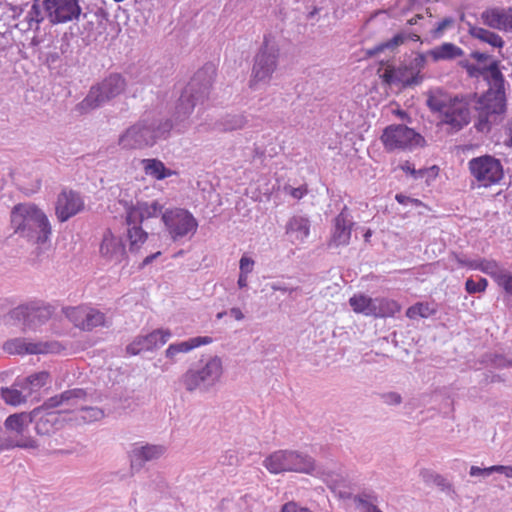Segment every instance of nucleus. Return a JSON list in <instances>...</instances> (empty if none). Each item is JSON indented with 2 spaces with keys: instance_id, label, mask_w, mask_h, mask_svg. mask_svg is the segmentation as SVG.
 Returning a JSON list of instances; mask_svg holds the SVG:
<instances>
[{
  "instance_id": "obj_47",
  "label": "nucleus",
  "mask_w": 512,
  "mask_h": 512,
  "mask_svg": "<svg viewBox=\"0 0 512 512\" xmlns=\"http://www.w3.org/2000/svg\"><path fill=\"white\" fill-rule=\"evenodd\" d=\"M32 446V442L30 440H6L5 438L0 440V453L4 450H10L13 448H26Z\"/></svg>"
},
{
  "instance_id": "obj_57",
  "label": "nucleus",
  "mask_w": 512,
  "mask_h": 512,
  "mask_svg": "<svg viewBox=\"0 0 512 512\" xmlns=\"http://www.w3.org/2000/svg\"><path fill=\"white\" fill-rule=\"evenodd\" d=\"M505 135H506V139L504 141L505 146L512 148V118L506 124Z\"/></svg>"
},
{
  "instance_id": "obj_45",
  "label": "nucleus",
  "mask_w": 512,
  "mask_h": 512,
  "mask_svg": "<svg viewBox=\"0 0 512 512\" xmlns=\"http://www.w3.org/2000/svg\"><path fill=\"white\" fill-rule=\"evenodd\" d=\"M455 19L453 17H445L443 20L437 23L436 27L431 31V35L434 39L440 38L447 29L454 26Z\"/></svg>"
},
{
  "instance_id": "obj_14",
  "label": "nucleus",
  "mask_w": 512,
  "mask_h": 512,
  "mask_svg": "<svg viewBox=\"0 0 512 512\" xmlns=\"http://www.w3.org/2000/svg\"><path fill=\"white\" fill-rule=\"evenodd\" d=\"M381 141L387 151L411 150L425 143V139L419 133L403 124L386 127L381 135Z\"/></svg>"
},
{
  "instance_id": "obj_5",
  "label": "nucleus",
  "mask_w": 512,
  "mask_h": 512,
  "mask_svg": "<svg viewBox=\"0 0 512 512\" xmlns=\"http://www.w3.org/2000/svg\"><path fill=\"white\" fill-rule=\"evenodd\" d=\"M215 76V68L206 65L199 69L183 89L173 114L175 126L184 123L194 108L202 104L209 95Z\"/></svg>"
},
{
  "instance_id": "obj_28",
  "label": "nucleus",
  "mask_w": 512,
  "mask_h": 512,
  "mask_svg": "<svg viewBox=\"0 0 512 512\" xmlns=\"http://www.w3.org/2000/svg\"><path fill=\"white\" fill-rule=\"evenodd\" d=\"M212 342V338L208 336H198L190 338L186 341L172 343L165 350L166 358L170 359L172 362H176V356L180 353H188L195 348H198L202 345H207Z\"/></svg>"
},
{
  "instance_id": "obj_29",
  "label": "nucleus",
  "mask_w": 512,
  "mask_h": 512,
  "mask_svg": "<svg viewBox=\"0 0 512 512\" xmlns=\"http://www.w3.org/2000/svg\"><path fill=\"white\" fill-rule=\"evenodd\" d=\"M141 166L147 176L156 180H163L176 174L175 171L167 168L161 160L156 158L142 159Z\"/></svg>"
},
{
  "instance_id": "obj_59",
  "label": "nucleus",
  "mask_w": 512,
  "mask_h": 512,
  "mask_svg": "<svg viewBox=\"0 0 512 512\" xmlns=\"http://www.w3.org/2000/svg\"><path fill=\"white\" fill-rule=\"evenodd\" d=\"M496 472L502 473L508 478H512V465L511 466L496 465Z\"/></svg>"
},
{
  "instance_id": "obj_63",
  "label": "nucleus",
  "mask_w": 512,
  "mask_h": 512,
  "mask_svg": "<svg viewBox=\"0 0 512 512\" xmlns=\"http://www.w3.org/2000/svg\"><path fill=\"white\" fill-rule=\"evenodd\" d=\"M161 255V252L160 251H157L153 254H150L148 256H146L144 259H143V262H142V266H147L149 264H151L156 258H158L159 256Z\"/></svg>"
},
{
  "instance_id": "obj_53",
  "label": "nucleus",
  "mask_w": 512,
  "mask_h": 512,
  "mask_svg": "<svg viewBox=\"0 0 512 512\" xmlns=\"http://www.w3.org/2000/svg\"><path fill=\"white\" fill-rule=\"evenodd\" d=\"M280 512H313L310 509L300 506L298 503L294 501H290L285 503L282 507Z\"/></svg>"
},
{
  "instance_id": "obj_26",
  "label": "nucleus",
  "mask_w": 512,
  "mask_h": 512,
  "mask_svg": "<svg viewBox=\"0 0 512 512\" xmlns=\"http://www.w3.org/2000/svg\"><path fill=\"white\" fill-rule=\"evenodd\" d=\"M481 21L490 28L512 31V7L489 8L481 13Z\"/></svg>"
},
{
  "instance_id": "obj_33",
  "label": "nucleus",
  "mask_w": 512,
  "mask_h": 512,
  "mask_svg": "<svg viewBox=\"0 0 512 512\" xmlns=\"http://www.w3.org/2000/svg\"><path fill=\"white\" fill-rule=\"evenodd\" d=\"M426 57L429 55L434 61L439 60H452L463 55V50L453 43H443L426 53Z\"/></svg>"
},
{
  "instance_id": "obj_40",
  "label": "nucleus",
  "mask_w": 512,
  "mask_h": 512,
  "mask_svg": "<svg viewBox=\"0 0 512 512\" xmlns=\"http://www.w3.org/2000/svg\"><path fill=\"white\" fill-rule=\"evenodd\" d=\"M46 413L42 415L36 422L35 429L38 434H49L54 429V425L58 421V413L45 410Z\"/></svg>"
},
{
  "instance_id": "obj_3",
  "label": "nucleus",
  "mask_w": 512,
  "mask_h": 512,
  "mask_svg": "<svg viewBox=\"0 0 512 512\" xmlns=\"http://www.w3.org/2000/svg\"><path fill=\"white\" fill-rule=\"evenodd\" d=\"M14 232L32 244L42 245L49 241L52 228L47 215L33 203H19L10 213Z\"/></svg>"
},
{
  "instance_id": "obj_37",
  "label": "nucleus",
  "mask_w": 512,
  "mask_h": 512,
  "mask_svg": "<svg viewBox=\"0 0 512 512\" xmlns=\"http://www.w3.org/2000/svg\"><path fill=\"white\" fill-rule=\"evenodd\" d=\"M17 386L21 387L20 381L16 382L12 387L1 389V398L5 403L17 406L26 402L28 395H24L22 391L16 388Z\"/></svg>"
},
{
  "instance_id": "obj_20",
  "label": "nucleus",
  "mask_w": 512,
  "mask_h": 512,
  "mask_svg": "<svg viewBox=\"0 0 512 512\" xmlns=\"http://www.w3.org/2000/svg\"><path fill=\"white\" fill-rule=\"evenodd\" d=\"M40 413H34V410L30 413L21 412L15 413L8 416L4 422L5 429L11 433V435L5 437L6 440H30L32 446L26 447L25 449H35L38 447L36 440L26 435L29 425L32 423L34 417Z\"/></svg>"
},
{
  "instance_id": "obj_17",
  "label": "nucleus",
  "mask_w": 512,
  "mask_h": 512,
  "mask_svg": "<svg viewBox=\"0 0 512 512\" xmlns=\"http://www.w3.org/2000/svg\"><path fill=\"white\" fill-rule=\"evenodd\" d=\"M99 256L106 264H121L127 259V250L123 238L114 234L111 229H106L99 243Z\"/></svg>"
},
{
  "instance_id": "obj_32",
  "label": "nucleus",
  "mask_w": 512,
  "mask_h": 512,
  "mask_svg": "<svg viewBox=\"0 0 512 512\" xmlns=\"http://www.w3.org/2000/svg\"><path fill=\"white\" fill-rule=\"evenodd\" d=\"M468 33L473 38L487 43L494 48H502L504 45L503 39L495 32L489 31L476 25H472L470 23H468Z\"/></svg>"
},
{
  "instance_id": "obj_54",
  "label": "nucleus",
  "mask_w": 512,
  "mask_h": 512,
  "mask_svg": "<svg viewBox=\"0 0 512 512\" xmlns=\"http://www.w3.org/2000/svg\"><path fill=\"white\" fill-rule=\"evenodd\" d=\"M395 199L399 204L402 205H414V206H420L422 202L418 199L411 198L409 196H406L404 194L398 193L395 195Z\"/></svg>"
},
{
  "instance_id": "obj_24",
  "label": "nucleus",
  "mask_w": 512,
  "mask_h": 512,
  "mask_svg": "<svg viewBox=\"0 0 512 512\" xmlns=\"http://www.w3.org/2000/svg\"><path fill=\"white\" fill-rule=\"evenodd\" d=\"M166 452V447L157 444L136 443L129 452L132 470H141L145 463L159 459Z\"/></svg>"
},
{
  "instance_id": "obj_36",
  "label": "nucleus",
  "mask_w": 512,
  "mask_h": 512,
  "mask_svg": "<svg viewBox=\"0 0 512 512\" xmlns=\"http://www.w3.org/2000/svg\"><path fill=\"white\" fill-rule=\"evenodd\" d=\"M104 417V411L99 407L88 406L83 403L79 409L77 415L72 418L75 421H81L82 423L88 424L95 421H99Z\"/></svg>"
},
{
  "instance_id": "obj_1",
  "label": "nucleus",
  "mask_w": 512,
  "mask_h": 512,
  "mask_svg": "<svg viewBox=\"0 0 512 512\" xmlns=\"http://www.w3.org/2000/svg\"><path fill=\"white\" fill-rule=\"evenodd\" d=\"M477 73L483 77L489 86L488 90L481 96L470 93V97H473L472 108L478 116L476 127L478 130H483L488 128L489 123L495 120L497 116L506 112L505 79L496 61L481 69L476 67L469 69L471 76H476Z\"/></svg>"
},
{
  "instance_id": "obj_35",
  "label": "nucleus",
  "mask_w": 512,
  "mask_h": 512,
  "mask_svg": "<svg viewBox=\"0 0 512 512\" xmlns=\"http://www.w3.org/2000/svg\"><path fill=\"white\" fill-rule=\"evenodd\" d=\"M127 237L129 240V250L137 252L146 242L148 233L142 229L141 224H131L127 229Z\"/></svg>"
},
{
  "instance_id": "obj_12",
  "label": "nucleus",
  "mask_w": 512,
  "mask_h": 512,
  "mask_svg": "<svg viewBox=\"0 0 512 512\" xmlns=\"http://www.w3.org/2000/svg\"><path fill=\"white\" fill-rule=\"evenodd\" d=\"M279 49L269 43L265 38L264 42L254 57V63L249 80V87L256 89L259 83H269L273 73L277 69Z\"/></svg>"
},
{
  "instance_id": "obj_18",
  "label": "nucleus",
  "mask_w": 512,
  "mask_h": 512,
  "mask_svg": "<svg viewBox=\"0 0 512 512\" xmlns=\"http://www.w3.org/2000/svg\"><path fill=\"white\" fill-rule=\"evenodd\" d=\"M3 350L12 355L58 353L61 345L56 341L30 342L25 338H14L6 341Z\"/></svg>"
},
{
  "instance_id": "obj_7",
  "label": "nucleus",
  "mask_w": 512,
  "mask_h": 512,
  "mask_svg": "<svg viewBox=\"0 0 512 512\" xmlns=\"http://www.w3.org/2000/svg\"><path fill=\"white\" fill-rule=\"evenodd\" d=\"M263 466L271 474L295 472L321 477L323 472L308 454L297 450H278L263 461Z\"/></svg>"
},
{
  "instance_id": "obj_60",
  "label": "nucleus",
  "mask_w": 512,
  "mask_h": 512,
  "mask_svg": "<svg viewBox=\"0 0 512 512\" xmlns=\"http://www.w3.org/2000/svg\"><path fill=\"white\" fill-rule=\"evenodd\" d=\"M16 28H18L22 32L33 30L32 26L30 25V22L27 21L25 18H23L16 24Z\"/></svg>"
},
{
  "instance_id": "obj_50",
  "label": "nucleus",
  "mask_w": 512,
  "mask_h": 512,
  "mask_svg": "<svg viewBox=\"0 0 512 512\" xmlns=\"http://www.w3.org/2000/svg\"><path fill=\"white\" fill-rule=\"evenodd\" d=\"M382 402L386 405H400L402 403V397L399 393L391 391L385 392L380 395Z\"/></svg>"
},
{
  "instance_id": "obj_10",
  "label": "nucleus",
  "mask_w": 512,
  "mask_h": 512,
  "mask_svg": "<svg viewBox=\"0 0 512 512\" xmlns=\"http://www.w3.org/2000/svg\"><path fill=\"white\" fill-rule=\"evenodd\" d=\"M426 66V54L418 53L414 58L398 67L387 66L380 75L388 85H400L403 88L418 86L423 82L422 71Z\"/></svg>"
},
{
  "instance_id": "obj_16",
  "label": "nucleus",
  "mask_w": 512,
  "mask_h": 512,
  "mask_svg": "<svg viewBox=\"0 0 512 512\" xmlns=\"http://www.w3.org/2000/svg\"><path fill=\"white\" fill-rule=\"evenodd\" d=\"M468 164L473 177L485 187L496 184L503 178L502 164L493 156L476 157Z\"/></svg>"
},
{
  "instance_id": "obj_34",
  "label": "nucleus",
  "mask_w": 512,
  "mask_h": 512,
  "mask_svg": "<svg viewBox=\"0 0 512 512\" xmlns=\"http://www.w3.org/2000/svg\"><path fill=\"white\" fill-rule=\"evenodd\" d=\"M420 477L426 484H434L444 492L455 493L453 485L444 476L430 469H422Z\"/></svg>"
},
{
  "instance_id": "obj_9",
  "label": "nucleus",
  "mask_w": 512,
  "mask_h": 512,
  "mask_svg": "<svg viewBox=\"0 0 512 512\" xmlns=\"http://www.w3.org/2000/svg\"><path fill=\"white\" fill-rule=\"evenodd\" d=\"M126 81L120 74H110L101 82L91 86L86 97L77 104L76 110L88 113L103 106L125 91Z\"/></svg>"
},
{
  "instance_id": "obj_38",
  "label": "nucleus",
  "mask_w": 512,
  "mask_h": 512,
  "mask_svg": "<svg viewBox=\"0 0 512 512\" xmlns=\"http://www.w3.org/2000/svg\"><path fill=\"white\" fill-rule=\"evenodd\" d=\"M376 308V318L390 317L401 310L396 301L387 298H376Z\"/></svg>"
},
{
  "instance_id": "obj_55",
  "label": "nucleus",
  "mask_w": 512,
  "mask_h": 512,
  "mask_svg": "<svg viewBox=\"0 0 512 512\" xmlns=\"http://www.w3.org/2000/svg\"><path fill=\"white\" fill-rule=\"evenodd\" d=\"M402 170L406 173L411 174L415 179L422 178L425 174V170L419 169L416 170L410 163L406 162L404 165L401 166Z\"/></svg>"
},
{
  "instance_id": "obj_48",
  "label": "nucleus",
  "mask_w": 512,
  "mask_h": 512,
  "mask_svg": "<svg viewBox=\"0 0 512 512\" xmlns=\"http://www.w3.org/2000/svg\"><path fill=\"white\" fill-rule=\"evenodd\" d=\"M496 282L501 286L508 294L512 295V275L502 270L496 275Z\"/></svg>"
},
{
  "instance_id": "obj_4",
  "label": "nucleus",
  "mask_w": 512,
  "mask_h": 512,
  "mask_svg": "<svg viewBox=\"0 0 512 512\" xmlns=\"http://www.w3.org/2000/svg\"><path fill=\"white\" fill-rule=\"evenodd\" d=\"M173 124L157 114H147L127 128L118 139L122 149L133 150L153 146L157 140L169 135Z\"/></svg>"
},
{
  "instance_id": "obj_8",
  "label": "nucleus",
  "mask_w": 512,
  "mask_h": 512,
  "mask_svg": "<svg viewBox=\"0 0 512 512\" xmlns=\"http://www.w3.org/2000/svg\"><path fill=\"white\" fill-rule=\"evenodd\" d=\"M52 316L50 306L38 302L18 305L3 315L1 322L6 327H20L23 332L36 331Z\"/></svg>"
},
{
  "instance_id": "obj_2",
  "label": "nucleus",
  "mask_w": 512,
  "mask_h": 512,
  "mask_svg": "<svg viewBox=\"0 0 512 512\" xmlns=\"http://www.w3.org/2000/svg\"><path fill=\"white\" fill-rule=\"evenodd\" d=\"M426 105L451 132H458L471 122L473 97L470 93L451 95L443 89H433L427 94Z\"/></svg>"
},
{
  "instance_id": "obj_27",
  "label": "nucleus",
  "mask_w": 512,
  "mask_h": 512,
  "mask_svg": "<svg viewBox=\"0 0 512 512\" xmlns=\"http://www.w3.org/2000/svg\"><path fill=\"white\" fill-rule=\"evenodd\" d=\"M285 232L292 243H303L310 234V221L304 216L294 215L287 221Z\"/></svg>"
},
{
  "instance_id": "obj_64",
  "label": "nucleus",
  "mask_w": 512,
  "mask_h": 512,
  "mask_svg": "<svg viewBox=\"0 0 512 512\" xmlns=\"http://www.w3.org/2000/svg\"><path fill=\"white\" fill-rule=\"evenodd\" d=\"M494 363L497 367H505L508 365L512 366V363L510 361L506 360L505 358H503L502 356H497L494 360Z\"/></svg>"
},
{
  "instance_id": "obj_56",
  "label": "nucleus",
  "mask_w": 512,
  "mask_h": 512,
  "mask_svg": "<svg viewBox=\"0 0 512 512\" xmlns=\"http://www.w3.org/2000/svg\"><path fill=\"white\" fill-rule=\"evenodd\" d=\"M358 503L362 506L363 512H382L376 505L362 497L358 498Z\"/></svg>"
},
{
  "instance_id": "obj_31",
  "label": "nucleus",
  "mask_w": 512,
  "mask_h": 512,
  "mask_svg": "<svg viewBox=\"0 0 512 512\" xmlns=\"http://www.w3.org/2000/svg\"><path fill=\"white\" fill-rule=\"evenodd\" d=\"M248 124V117L244 113L226 114L216 123L217 129L230 132L243 129Z\"/></svg>"
},
{
  "instance_id": "obj_25",
  "label": "nucleus",
  "mask_w": 512,
  "mask_h": 512,
  "mask_svg": "<svg viewBox=\"0 0 512 512\" xmlns=\"http://www.w3.org/2000/svg\"><path fill=\"white\" fill-rule=\"evenodd\" d=\"M84 207L80 195L73 191H63L59 194L56 203V215L60 222H65L75 216Z\"/></svg>"
},
{
  "instance_id": "obj_58",
  "label": "nucleus",
  "mask_w": 512,
  "mask_h": 512,
  "mask_svg": "<svg viewBox=\"0 0 512 512\" xmlns=\"http://www.w3.org/2000/svg\"><path fill=\"white\" fill-rule=\"evenodd\" d=\"M455 260L457 261V263L462 266V267H468L470 269H473V265L475 264L476 262V259L475 260H470V259H467L463 256H460V255H455Z\"/></svg>"
},
{
  "instance_id": "obj_39",
  "label": "nucleus",
  "mask_w": 512,
  "mask_h": 512,
  "mask_svg": "<svg viewBox=\"0 0 512 512\" xmlns=\"http://www.w3.org/2000/svg\"><path fill=\"white\" fill-rule=\"evenodd\" d=\"M407 40V33L401 32L394 35L391 39L386 42H383L375 47L368 49L366 54L369 57L376 56L377 54L383 52L385 49H394L400 45H402Z\"/></svg>"
},
{
  "instance_id": "obj_19",
  "label": "nucleus",
  "mask_w": 512,
  "mask_h": 512,
  "mask_svg": "<svg viewBox=\"0 0 512 512\" xmlns=\"http://www.w3.org/2000/svg\"><path fill=\"white\" fill-rule=\"evenodd\" d=\"M66 316L76 327L82 330L91 331L96 327L108 325L104 313L88 306L68 308Z\"/></svg>"
},
{
  "instance_id": "obj_52",
  "label": "nucleus",
  "mask_w": 512,
  "mask_h": 512,
  "mask_svg": "<svg viewBox=\"0 0 512 512\" xmlns=\"http://www.w3.org/2000/svg\"><path fill=\"white\" fill-rule=\"evenodd\" d=\"M496 472V465L490 466L487 468H480L478 466H471L469 470L470 476L476 477V476H483L488 477L492 473Z\"/></svg>"
},
{
  "instance_id": "obj_46",
  "label": "nucleus",
  "mask_w": 512,
  "mask_h": 512,
  "mask_svg": "<svg viewBox=\"0 0 512 512\" xmlns=\"http://www.w3.org/2000/svg\"><path fill=\"white\" fill-rule=\"evenodd\" d=\"M488 282L485 278H480L478 281L467 279L465 289L469 294L484 292L487 288Z\"/></svg>"
},
{
  "instance_id": "obj_44",
  "label": "nucleus",
  "mask_w": 512,
  "mask_h": 512,
  "mask_svg": "<svg viewBox=\"0 0 512 512\" xmlns=\"http://www.w3.org/2000/svg\"><path fill=\"white\" fill-rule=\"evenodd\" d=\"M24 18L30 22V25L33 29H39L40 23L44 20V15L41 10L39 0H34L30 10L27 12Z\"/></svg>"
},
{
  "instance_id": "obj_41",
  "label": "nucleus",
  "mask_w": 512,
  "mask_h": 512,
  "mask_svg": "<svg viewBox=\"0 0 512 512\" xmlns=\"http://www.w3.org/2000/svg\"><path fill=\"white\" fill-rule=\"evenodd\" d=\"M49 373L47 371H40L26 377L23 382H21V388L29 387L28 394H31L32 391L40 389L45 386L49 380Z\"/></svg>"
},
{
  "instance_id": "obj_43",
  "label": "nucleus",
  "mask_w": 512,
  "mask_h": 512,
  "mask_svg": "<svg viewBox=\"0 0 512 512\" xmlns=\"http://www.w3.org/2000/svg\"><path fill=\"white\" fill-rule=\"evenodd\" d=\"M473 270H480L483 273L490 275L494 279L496 278V275L501 271L498 263L495 260L487 259H476V262L473 265Z\"/></svg>"
},
{
  "instance_id": "obj_22",
  "label": "nucleus",
  "mask_w": 512,
  "mask_h": 512,
  "mask_svg": "<svg viewBox=\"0 0 512 512\" xmlns=\"http://www.w3.org/2000/svg\"><path fill=\"white\" fill-rule=\"evenodd\" d=\"M172 333L168 329H156L149 334L137 336L126 347L130 355H138L144 351H152L162 347L171 338Z\"/></svg>"
},
{
  "instance_id": "obj_30",
  "label": "nucleus",
  "mask_w": 512,
  "mask_h": 512,
  "mask_svg": "<svg viewBox=\"0 0 512 512\" xmlns=\"http://www.w3.org/2000/svg\"><path fill=\"white\" fill-rule=\"evenodd\" d=\"M349 304L356 313L376 317V298L355 294L349 299Z\"/></svg>"
},
{
  "instance_id": "obj_61",
  "label": "nucleus",
  "mask_w": 512,
  "mask_h": 512,
  "mask_svg": "<svg viewBox=\"0 0 512 512\" xmlns=\"http://www.w3.org/2000/svg\"><path fill=\"white\" fill-rule=\"evenodd\" d=\"M229 314L234 317L237 321H241L244 319V314L238 307H233L229 310Z\"/></svg>"
},
{
  "instance_id": "obj_6",
  "label": "nucleus",
  "mask_w": 512,
  "mask_h": 512,
  "mask_svg": "<svg viewBox=\"0 0 512 512\" xmlns=\"http://www.w3.org/2000/svg\"><path fill=\"white\" fill-rule=\"evenodd\" d=\"M223 372L222 359L217 355L208 356L187 369L180 381L187 392L205 393L220 382Z\"/></svg>"
},
{
  "instance_id": "obj_13",
  "label": "nucleus",
  "mask_w": 512,
  "mask_h": 512,
  "mask_svg": "<svg viewBox=\"0 0 512 512\" xmlns=\"http://www.w3.org/2000/svg\"><path fill=\"white\" fill-rule=\"evenodd\" d=\"M92 394L82 388H74L48 398L41 406L34 409V413L44 410L58 409V414L75 413L77 415L83 403L91 401Z\"/></svg>"
},
{
  "instance_id": "obj_21",
  "label": "nucleus",
  "mask_w": 512,
  "mask_h": 512,
  "mask_svg": "<svg viewBox=\"0 0 512 512\" xmlns=\"http://www.w3.org/2000/svg\"><path fill=\"white\" fill-rule=\"evenodd\" d=\"M354 226L353 217L345 206L341 212L333 219L331 236L328 242L330 248L347 246L350 243L352 228Z\"/></svg>"
},
{
  "instance_id": "obj_49",
  "label": "nucleus",
  "mask_w": 512,
  "mask_h": 512,
  "mask_svg": "<svg viewBox=\"0 0 512 512\" xmlns=\"http://www.w3.org/2000/svg\"><path fill=\"white\" fill-rule=\"evenodd\" d=\"M284 193L289 194L294 199L300 200L302 199L308 192V189L305 185H302L300 187H292L290 185H285L283 188Z\"/></svg>"
},
{
  "instance_id": "obj_23",
  "label": "nucleus",
  "mask_w": 512,
  "mask_h": 512,
  "mask_svg": "<svg viewBox=\"0 0 512 512\" xmlns=\"http://www.w3.org/2000/svg\"><path fill=\"white\" fill-rule=\"evenodd\" d=\"M164 211V206L158 200L137 201L126 208V223L128 226L142 224L147 219L162 216Z\"/></svg>"
},
{
  "instance_id": "obj_62",
  "label": "nucleus",
  "mask_w": 512,
  "mask_h": 512,
  "mask_svg": "<svg viewBox=\"0 0 512 512\" xmlns=\"http://www.w3.org/2000/svg\"><path fill=\"white\" fill-rule=\"evenodd\" d=\"M224 457H225V460L222 461V463H224V464L233 465L237 461V456L235 455V453L233 451L227 452Z\"/></svg>"
},
{
  "instance_id": "obj_11",
  "label": "nucleus",
  "mask_w": 512,
  "mask_h": 512,
  "mask_svg": "<svg viewBox=\"0 0 512 512\" xmlns=\"http://www.w3.org/2000/svg\"><path fill=\"white\" fill-rule=\"evenodd\" d=\"M162 222L174 242L191 239L197 231L198 221L191 212L183 208L165 209Z\"/></svg>"
},
{
  "instance_id": "obj_42",
  "label": "nucleus",
  "mask_w": 512,
  "mask_h": 512,
  "mask_svg": "<svg viewBox=\"0 0 512 512\" xmlns=\"http://www.w3.org/2000/svg\"><path fill=\"white\" fill-rule=\"evenodd\" d=\"M436 313V308L424 302L416 303L410 306L406 311V316L410 319H415L417 317L428 318Z\"/></svg>"
},
{
  "instance_id": "obj_51",
  "label": "nucleus",
  "mask_w": 512,
  "mask_h": 512,
  "mask_svg": "<svg viewBox=\"0 0 512 512\" xmlns=\"http://www.w3.org/2000/svg\"><path fill=\"white\" fill-rule=\"evenodd\" d=\"M255 262L252 258L242 256L239 261L240 274L249 275L254 269Z\"/></svg>"
},
{
  "instance_id": "obj_15",
  "label": "nucleus",
  "mask_w": 512,
  "mask_h": 512,
  "mask_svg": "<svg viewBox=\"0 0 512 512\" xmlns=\"http://www.w3.org/2000/svg\"><path fill=\"white\" fill-rule=\"evenodd\" d=\"M42 5L45 15L52 25L79 22L84 18L80 0H43Z\"/></svg>"
}]
</instances>
